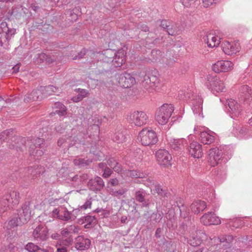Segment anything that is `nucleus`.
I'll list each match as a JSON object with an SVG mask.
<instances>
[{"label":"nucleus","instance_id":"62","mask_svg":"<svg viewBox=\"0 0 252 252\" xmlns=\"http://www.w3.org/2000/svg\"><path fill=\"white\" fill-rule=\"evenodd\" d=\"M61 234L63 237H67L70 236V233L68 227L62 230Z\"/></svg>","mask_w":252,"mask_h":252},{"label":"nucleus","instance_id":"39","mask_svg":"<svg viewBox=\"0 0 252 252\" xmlns=\"http://www.w3.org/2000/svg\"><path fill=\"white\" fill-rule=\"evenodd\" d=\"M233 239L232 235H225L218 238V240L220 243H225V244L223 245L225 249L230 247V243L232 242Z\"/></svg>","mask_w":252,"mask_h":252},{"label":"nucleus","instance_id":"7","mask_svg":"<svg viewBox=\"0 0 252 252\" xmlns=\"http://www.w3.org/2000/svg\"><path fill=\"white\" fill-rule=\"evenodd\" d=\"M34 240L38 243L46 241L49 238V231L47 227L43 224L38 225L32 232Z\"/></svg>","mask_w":252,"mask_h":252},{"label":"nucleus","instance_id":"53","mask_svg":"<svg viewBox=\"0 0 252 252\" xmlns=\"http://www.w3.org/2000/svg\"><path fill=\"white\" fill-rule=\"evenodd\" d=\"M180 1L184 6L189 7L194 4L196 0H180Z\"/></svg>","mask_w":252,"mask_h":252},{"label":"nucleus","instance_id":"10","mask_svg":"<svg viewBox=\"0 0 252 252\" xmlns=\"http://www.w3.org/2000/svg\"><path fill=\"white\" fill-rule=\"evenodd\" d=\"M233 65L229 61H219L213 65L212 69L216 73L226 72L231 70Z\"/></svg>","mask_w":252,"mask_h":252},{"label":"nucleus","instance_id":"15","mask_svg":"<svg viewBox=\"0 0 252 252\" xmlns=\"http://www.w3.org/2000/svg\"><path fill=\"white\" fill-rule=\"evenodd\" d=\"M222 158V153L221 150L218 148L211 149L209 154L208 161L212 166H215L219 163V161Z\"/></svg>","mask_w":252,"mask_h":252},{"label":"nucleus","instance_id":"34","mask_svg":"<svg viewBox=\"0 0 252 252\" xmlns=\"http://www.w3.org/2000/svg\"><path fill=\"white\" fill-rule=\"evenodd\" d=\"M96 221L95 218L90 215L84 216L78 220V222L80 224L86 223L85 227L87 228L90 227V225L93 223H95Z\"/></svg>","mask_w":252,"mask_h":252},{"label":"nucleus","instance_id":"59","mask_svg":"<svg viewBox=\"0 0 252 252\" xmlns=\"http://www.w3.org/2000/svg\"><path fill=\"white\" fill-rule=\"evenodd\" d=\"M203 5L205 7H208L214 3H216L215 0H202Z\"/></svg>","mask_w":252,"mask_h":252},{"label":"nucleus","instance_id":"16","mask_svg":"<svg viewBox=\"0 0 252 252\" xmlns=\"http://www.w3.org/2000/svg\"><path fill=\"white\" fill-rule=\"evenodd\" d=\"M201 222L204 225H218L220 223V220L214 213L208 212L205 214L201 218Z\"/></svg>","mask_w":252,"mask_h":252},{"label":"nucleus","instance_id":"43","mask_svg":"<svg viewBox=\"0 0 252 252\" xmlns=\"http://www.w3.org/2000/svg\"><path fill=\"white\" fill-rule=\"evenodd\" d=\"M92 162V161L91 160L81 158L75 159L74 160V163L75 165L79 166L81 167L89 165Z\"/></svg>","mask_w":252,"mask_h":252},{"label":"nucleus","instance_id":"30","mask_svg":"<svg viewBox=\"0 0 252 252\" xmlns=\"http://www.w3.org/2000/svg\"><path fill=\"white\" fill-rule=\"evenodd\" d=\"M146 195V190L143 189H140L135 192L134 197L136 201L142 203L144 206H146L148 205L145 201Z\"/></svg>","mask_w":252,"mask_h":252},{"label":"nucleus","instance_id":"18","mask_svg":"<svg viewBox=\"0 0 252 252\" xmlns=\"http://www.w3.org/2000/svg\"><path fill=\"white\" fill-rule=\"evenodd\" d=\"M91 245L90 239L83 236H78L75 239V247L77 250L83 251L89 248Z\"/></svg>","mask_w":252,"mask_h":252},{"label":"nucleus","instance_id":"13","mask_svg":"<svg viewBox=\"0 0 252 252\" xmlns=\"http://www.w3.org/2000/svg\"><path fill=\"white\" fill-rule=\"evenodd\" d=\"M117 79L119 85L125 88H130L135 83V78L130 74L126 72L120 74Z\"/></svg>","mask_w":252,"mask_h":252},{"label":"nucleus","instance_id":"26","mask_svg":"<svg viewBox=\"0 0 252 252\" xmlns=\"http://www.w3.org/2000/svg\"><path fill=\"white\" fill-rule=\"evenodd\" d=\"M206 207V203L201 200L194 201L190 205V209L194 214H198L203 211Z\"/></svg>","mask_w":252,"mask_h":252},{"label":"nucleus","instance_id":"14","mask_svg":"<svg viewBox=\"0 0 252 252\" xmlns=\"http://www.w3.org/2000/svg\"><path fill=\"white\" fill-rule=\"evenodd\" d=\"M222 49L225 54L232 56L235 54L240 50L239 44L238 42H229L225 41L222 43Z\"/></svg>","mask_w":252,"mask_h":252},{"label":"nucleus","instance_id":"40","mask_svg":"<svg viewBox=\"0 0 252 252\" xmlns=\"http://www.w3.org/2000/svg\"><path fill=\"white\" fill-rule=\"evenodd\" d=\"M125 172L127 176L132 178H143L144 177V173L137 170H126Z\"/></svg>","mask_w":252,"mask_h":252},{"label":"nucleus","instance_id":"56","mask_svg":"<svg viewBox=\"0 0 252 252\" xmlns=\"http://www.w3.org/2000/svg\"><path fill=\"white\" fill-rule=\"evenodd\" d=\"M163 213L158 211L156 213H154L152 217L154 218V220L156 222H159L162 218Z\"/></svg>","mask_w":252,"mask_h":252},{"label":"nucleus","instance_id":"23","mask_svg":"<svg viewBox=\"0 0 252 252\" xmlns=\"http://www.w3.org/2000/svg\"><path fill=\"white\" fill-rule=\"evenodd\" d=\"M203 39L208 46L211 48L217 46L220 43V38L218 39L212 33H207Z\"/></svg>","mask_w":252,"mask_h":252},{"label":"nucleus","instance_id":"22","mask_svg":"<svg viewBox=\"0 0 252 252\" xmlns=\"http://www.w3.org/2000/svg\"><path fill=\"white\" fill-rule=\"evenodd\" d=\"M42 95L39 88L33 90L31 93L27 94L24 97L25 102H29L32 101L40 100L42 99Z\"/></svg>","mask_w":252,"mask_h":252},{"label":"nucleus","instance_id":"4","mask_svg":"<svg viewBox=\"0 0 252 252\" xmlns=\"http://www.w3.org/2000/svg\"><path fill=\"white\" fill-rule=\"evenodd\" d=\"M126 118L128 123L137 126L145 125L148 120V116L146 113L141 111L130 112Z\"/></svg>","mask_w":252,"mask_h":252},{"label":"nucleus","instance_id":"48","mask_svg":"<svg viewBox=\"0 0 252 252\" xmlns=\"http://www.w3.org/2000/svg\"><path fill=\"white\" fill-rule=\"evenodd\" d=\"M144 182V185L148 187H149L151 189L152 188L154 187V186L157 182L152 177H148L146 178L145 180H143Z\"/></svg>","mask_w":252,"mask_h":252},{"label":"nucleus","instance_id":"9","mask_svg":"<svg viewBox=\"0 0 252 252\" xmlns=\"http://www.w3.org/2000/svg\"><path fill=\"white\" fill-rule=\"evenodd\" d=\"M225 106L232 118L239 116L242 110V106L233 99L227 100Z\"/></svg>","mask_w":252,"mask_h":252},{"label":"nucleus","instance_id":"57","mask_svg":"<svg viewBox=\"0 0 252 252\" xmlns=\"http://www.w3.org/2000/svg\"><path fill=\"white\" fill-rule=\"evenodd\" d=\"M86 49H83L77 55L73 57V60L81 59H82L86 54Z\"/></svg>","mask_w":252,"mask_h":252},{"label":"nucleus","instance_id":"29","mask_svg":"<svg viewBox=\"0 0 252 252\" xmlns=\"http://www.w3.org/2000/svg\"><path fill=\"white\" fill-rule=\"evenodd\" d=\"M192 110L194 114L200 115L202 111L203 100L199 96H196L195 99L192 100Z\"/></svg>","mask_w":252,"mask_h":252},{"label":"nucleus","instance_id":"52","mask_svg":"<svg viewBox=\"0 0 252 252\" xmlns=\"http://www.w3.org/2000/svg\"><path fill=\"white\" fill-rule=\"evenodd\" d=\"M75 91L77 93H79V94H80V95H82V96H83V98L87 97L90 95L89 92L85 89L79 88L75 89Z\"/></svg>","mask_w":252,"mask_h":252},{"label":"nucleus","instance_id":"37","mask_svg":"<svg viewBox=\"0 0 252 252\" xmlns=\"http://www.w3.org/2000/svg\"><path fill=\"white\" fill-rule=\"evenodd\" d=\"M170 24H171L170 21L163 20L160 22V26L164 29H166V31L169 35H175L177 33L178 31L176 30H173L172 27L169 28Z\"/></svg>","mask_w":252,"mask_h":252},{"label":"nucleus","instance_id":"11","mask_svg":"<svg viewBox=\"0 0 252 252\" xmlns=\"http://www.w3.org/2000/svg\"><path fill=\"white\" fill-rule=\"evenodd\" d=\"M156 157L159 165L165 167L171 165L172 157L167 151L160 149L156 152Z\"/></svg>","mask_w":252,"mask_h":252},{"label":"nucleus","instance_id":"21","mask_svg":"<svg viewBox=\"0 0 252 252\" xmlns=\"http://www.w3.org/2000/svg\"><path fill=\"white\" fill-rule=\"evenodd\" d=\"M209 84L212 91L218 93L222 92L224 89L223 82L217 77L212 78L211 80L210 81Z\"/></svg>","mask_w":252,"mask_h":252},{"label":"nucleus","instance_id":"64","mask_svg":"<svg viewBox=\"0 0 252 252\" xmlns=\"http://www.w3.org/2000/svg\"><path fill=\"white\" fill-rule=\"evenodd\" d=\"M113 169L118 173H120L122 171V166L119 162H117V164L114 166Z\"/></svg>","mask_w":252,"mask_h":252},{"label":"nucleus","instance_id":"24","mask_svg":"<svg viewBox=\"0 0 252 252\" xmlns=\"http://www.w3.org/2000/svg\"><path fill=\"white\" fill-rule=\"evenodd\" d=\"M32 143L30 145L29 152L30 155H33L34 150L38 148H42L44 146V140L43 139L36 138L31 140Z\"/></svg>","mask_w":252,"mask_h":252},{"label":"nucleus","instance_id":"55","mask_svg":"<svg viewBox=\"0 0 252 252\" xmlns=\"http://www.w3.org/2000/svg\"><path fill=\"white\" fill-rule=\"evenodd\" d=\"M80 181H81V184L86 182L90 178V176L87 173H80Z\"/></svg>","mask_w":252,"mask_h":252},{"label":"nucleus","instance_id":"50","mask_svg":"<svg viewBox=\"0 0 252 252\" xmlns=\"http://www.w3.org/2000/svg\"><path fill=\"white\" fill-rule=\"evenodd\" d=\"M70 138L62 137L58 141V145L60 147L63 145V144H68L70 146H73L74 143H70Z\"/></svg>","mask_w":252,"mask_h":252},{"label":"nucleus","instance_id":"1","mask_svg":"<svg viewBox=\"0 0 252 252\" xmlns=\"http://www.w3.org/2000/svg\"><path fill=\"white\" fill-rule=\"evenodd\" d=\"M29 206L30 203L26 202L20 209L17 210V213L15 214L8 221L7 226L8 229H11L27 223L31 217Z\"/></svg>","mask_w":252,"mask_h":252},{"label":"nucleus","instance_id":"44","mask_svg":"<svg viewBox=\"0 0 252 252\" xmlns=\"http://www.w3.org/2000/svg\"><path fill=\"white\" fill-rule=\"evenodd\" d=\"M25 249L29 252H37L40 248L33 243H28L25 246Z\"/></svg>","mask_w":252,"mask_h":252},{"label":"nucleus","instance_id":"38","mask_svg":"<svg viewBox=\"0 0 252 252\" xmlns=\"http://www.w3.org/2000/svg\"><path fill=\"white\" fill-rule=\"evenodd\" d=\"M183 141L182 139H173L170 143L171 148L175 151H178L183 149Z\"/></svg>","mask_w":252,"mask_h":252},{"label":"nucleus","instance_id":"31","mask_svg":"<svg viewBox=\"0 0 252 252\" xmlns=\"http://www.w3.org/2000/svg\"><path fill=\"white\" fill-rule=\"evenodd\" d=\"M15 32L14 30L11 29L9 32H0V45L2 46L4 43H8Z\"/></svg>","mask_w":252,"mask_h":252},{"label":"nucleus","instance_id":"25","mask_svg":"<svg viewBox=\"0 0 252 252\" xmlns=\"http://www.w3.org/2000/svg\"><path fill=\"white\" fill-rule=\"evenodd\" d=\"M190 233V236L193 240H195V245H199L202 239L205 238V234L201 230H198L195 226Z\"/></svg>","mask_w":252,"mask_h":252},{"label":"nucleus","instance_id":"36","mask_svg":"<svg viewBox=\"0 0 252 252\" xmlns=\"http://www.w3.org/2000/svg\"><path fill=\"white\" fill-rule=\"evenodd\" d=\"M53 108L56 109L54 113L58 114L59 116H64L66 113V107L61 102H55Z\"/></svg>","mask_w":252,"mask_h":252},{"label":"nucleus","instance_id":"20","mask_svg":"<svg viewBox=\"0 0 252 252\" xmlns=\"http://www.w3.org/2000/svg\"><path fill=\"white\" fill-rule=\"evenodd\" d=\"M39 88L42 96H47L52 94L53 93H60L62 91L61 88L57 87L53 85L40 86Z\"/></svg>","mask_w":252,"mask_h":252},{"label":"nucleus","instance_id":"45","mask_svg":"<svg viewBox=\"0 0 252 252\" xmlns=\"http://www.w3.org/2000/svg\"><path fill=\"white\" fill-rule=\"evenodd\" d=\"M125 136L121 131H118L115 133L113 140L117 143H122L125 141Z\"/></svg>","mask_w":252,"mask_h":252},{"label":"nucleus","instance_id":"27","mask_svg":"<svg viewBox=\"0 0 252 252\" xmlns=\"http://www.w3.org/2000/svg\"><path fill=\"white\" fill-rule=\"evenodd\" d=\"M111 62L115 67L121 66L125 62V54L124 51H118Z\"/></svg>","mask_w":252,"mask_h":252},{"label":"nucleus","instance_id":"61","mask_svg":"<svg viewBox=\"0 0 252 252\" xmlns=\"http://www.w3.org/2000/svg\"><path fill=\"white\" fill-rule=\"evenodd\" d=\"M45 61L48 63H52L56 62V58L54 55H47V58H46Z\"/></svg>","mask_w":252,"mask_h":252},{"label":"nucleus","instance_id":"19","mask_svg":"<svg viewBox=\"0 0 252 252\" xmlns=\"http://www.w3.org/2000/svg\"><path fill=\"white\" fill-rule=\"evenodd\" d=\"M189 152V154L194 158H200L202 156L201 145L196 141L190 144Z\"/></svg>","mask_w":252,"mask_h":252},{"label":"nucleus","instance_id":"47","mask_svg":"<svg viewBox=\"0 0 252 252\" xmlns=\"http://www.w3.org/2000/svg\"><path fill=\"white\" fill-rule=\"evenodd\" d=\"M107 105L109 107H113L117 104L116 97L114 95H108L106 96Z\"/></svg>","mask_w":252,"mask_h":252},{"label":"nucleus","instance_id":"46","mask_svg":"<svg viewBox=\"0 0 252 252\" xmlns=\"http://www.w3.org/2000/svg\"><path fill=\"white\" fill-rule=\"evenodd\" d=\"M127 190L126 188H122L118 190H113L112 191L111 194L114 197H117L118 198H120L121 196L124 195L127 192Z\"/></svg>","mask_w":252,"mask_h":252},{"label":"nucleus","instance_id":"17","mask_svg":"<svg viewBox=\"0 0 252 252\" xmlns=\"http://www.w3.org/2000/svg\"><path fill=\"white\" fill-rule=\"evenodd\" d=\"M88 187L93 191H100L104 187V182L101 178L97 176L94 179L89 180Z\"/></svg>","mask_w":252,"mask_h":252},{"label":"nucleus","instance_id":"51","mask_svg":"<svg viewBox=\"0 0 252 252\" xmlns=\"http://www.w3.org/2000/svg\"><path fill=\"white\" fill-rule=\"evenodd\" d=\"M11 29H9L8 27L7 24L6 22L0 20V32H9Z\"/></svg>","mask_w":252,"mask_h":252},{"label":"nucleus","instance_id":"49","mask_svg":"<svg viewBox=\"0 0 252 252\" xmlns=\"http://www.w3.org/2000/svg\"><path fill=\"white\" fill-rule=\"evenodd\" d=\"M161 51L159 50H153L151 52L153 61L156 62L159 60L161 56Z\"/></svg>","mask_w":252,"mask_h":252},{"label":"nucleus","instance_id":"2","mask_svg":"<svg viewBox=\"0 0 252 252\" xmlns=\"http://www.w3.org/2000/svg\"><path fill=\"white\" fill-rule=\"evenodd\" d=\"M19 193L15 190L7 192L0 196V214L6 211L8 208L19 203Z\"/></svg>","mask_w":252,"mask_h":252},{"label":"nucleus","instance_id":"8","mask_svg":"<svg viewBox=\"0 0 252 252\" xmlns=\"http://www.w3.org/2000/svg\"><path fill=\"white\" fill-rule=\"evenodd\" d=\"M142 86L148 91L156 90L159 87V82L156 75L146 74L142 82Z\"/></svg>","mask_w":252,"mask_h":252},{"label":"nucleus","instance_id":"41","mask_svg":"<svg viewBox=\"0 0 252 252\" xmlns=\"http://www.w3.org/2000/svg\"><path fill=\"white\" fill-rule=\"evenodd\" d=\"M25 176H29L31 175L32 179H34L36 175L39 174V172L37 168H35L32 167H29L25 169Z\"/></svg>","mask_w":252,"mask_h":252},{"label":"nucleus","instance_id":"3","mask_svg":"<svg viewBox=\"0 0 252 252\" xmlns=\"http://www.w3.org/2000/svg\"><path fill=\"white\" fill-rule=\"evenodd\" d=\"M174 111V107L171 104H164L157 111L156 120L160 125L166 124Z\"/></svg>","mask_w":252,"mask_h":252},{"label":"nucleus","instance_id":"63","mask_svg":"<svg viewBox=\"0 0 252 252\" xmlns=\"http://www.w3.org/2000/svg\"><path fill=\"white\" fill-rule=\"evenodd\" d=\"M80 174L76 175L72 177V181L74 182L75 184L77 186L81 185V181H80Z\"/></svg>","mask_w":252,"mask_h":252},{"label":"nucleus","instance_id":"28","mask_svg":"<svg viewBox=\"0 0 252 252\" xmlns=\"http://www.w3.org/2000/svg\"><path fill=\"white\" fill-rule=\"evenodd\" d=\"M154 189H151V191L153 194L157 193L160 197L165 199L168 198L170 193L166 189H163L162 187L158 183L155 184Z\"/></svg>","mask_w":252,"mask_h":252},{"label":"nucleus","instance_id":"32","mask_svg":"<svg viewBox=\"0 0 252 252\" xmlns=\"http://www.w3.org/2000/svg\"><path fill=\"white\" fill-rule=\"evenodd\" d=\"M200 139L203 144L207 145L213 143L215 141V137L205 131L200 132Z\"/></svg>","mask_w":252,"mask_h":252},{"label":"nucleus","instance_id":"12","mask_svg":"<svg viewBox=\"0 0 252 252\" xmlns=\"http://www.w3.org/2000/svg\"><path fill=\"white\" fill-rule=\"evenodd\" d=\"M27 141L25 137H22L19 136H15L14 134L13 138L12 140V143L9 145L10 149H15L18 152H23L27 149Z\"/></svg>","mask_w":252,"mask_h":252},{"label":"nucleus","instance_id":"42","mask_svg":"<svg viewBox=\"0 0 252 252\" xmlns=\"http://www.w3.org/2000/svg\"><path fill=\"white\" fill-rule=\"evenodd\" d=\"M116 54L117 52L114 50L111 49L106 50L103 54V55L105 56V58L104 59V61L108 63L111 62Z\"/></svg>","mask_w":252,"mask_h":252},{"label":"nucleus","instance_id":"35","mask_svg":"<svg viewBox=\"0 0 252 252\" xmlns=\"http://www.w3.org/2000/svg\"><path fill=\"white\" fill-rule=\"evenodd\" d=\"M14 131L13 129H8L0 133V142L3 141L9 142L13 138Z\"/></svg>","mask_w":252,"mask_h":252},{"label":"nucleus","instance_id":"54","mask_svg":"<svg viewBox=\"0 0 252 252\" xmlns=\"http://www.w3.org/2000/svg\"><path fill=\"white\" fill-rule=\"evenodd\" d=\"M103 171V173L102 174V177L104 178H108V177H109L111 176V175L113 173L112 170L110 168H109L107 167L105 168Z\"/></svg>","mask_w":252,"mask_h":252},{"label":"nucleus","instance_id":"58","mask_svg":"<svg viewBox=\"0 0 252 252\" xmlns=\"http://www.w3.org/2000/svg\"><path fill=\"white\" fill-rule=\"evenodd\" d=\"M117 162H118L116 160L113 158H110L107 161V164L112 168H113L114 166L117 164Z\"/></svg>","mask_w":252,"mask_h":252},{"label":"nucleus","instance_id":"33","mask_svg":"<svg viewBox=\"0 0 252 252\" xmlns=\"http://www.w3.org/2000/svg\"><path fill=\"white\" fill-rule=\"evenodd\" d=\"M76 218L75 215L69 212L66 209L64 208L61 209L60 215L58 216L59 219L65 221H68L70 219L74 220Z\"/></svg>","mask_w":252,"mask_h":252},{"label":"nucleus","instance_id":"5","mask_svg":"<svg viewBox=\"0 0 252 252\" xmlns=\"http://www.w3.org/2000/svg\"><path fill=\"white\" fill-rule=\"evenodd\" d=\"M138 140L143 146H152L158 141L155 131L148 128H144L139 133Z\"/></svg>","mask_w":252,"mask_h":252},{"label":"nucleus","instance_id":"60","mask_svg":"<svg viewBox=\"0 0 252 252\" xmlns=\"http://www.w3.org/2000/svg\"><path fill=\"white\" fill-rule=\"evenodd\" d=\"M44 152L42 150L36 149V150H34L33 155H32L35 158H38L39 157H40L41 156H42Z\"/></svg>","mask_w":252,"mask_h":252},{"label":"nucleus","instance_id":"6","mask_svg":"<svg viewBox=\"0 0 252 252\" xmlns=\"http://www.w3.org/2000/svg\"><path fill=\"white\" fill-rule=\"evenodd\" d=\"M238 98L239 101L247 107L250 106L252 102V90L247 85L241 86L239 89Z\"/></svg>","mask_w":252,"mask_h":252}]
</instances>
